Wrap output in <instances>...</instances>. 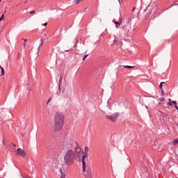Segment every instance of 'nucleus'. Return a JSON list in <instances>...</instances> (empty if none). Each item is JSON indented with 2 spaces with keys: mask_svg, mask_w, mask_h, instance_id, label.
<instances>
[{
  "mask_svg": "<svg viewBox=\"0 0 178 178\" xmlns=\"http://www.w3.org/2000/svg\"><path fill=\"white\" fill-rule=\"evenodd\" d=\"M173 144H175V145H177V144H178V138L173 140Z\"/></svg>",
  "mask_w": 178,
  "mask_h": 178,
  "instance_id": "4468645a",
  "label": "nucleus"
},
{
  "mask_svg": "<svg viewBox=\"0 0 178 178\" xmlns=\"http://www.w3.org/2000/svg\"><path fill=\"white\" fill-rule=\"evenodd\" d=\"M88 57V54H86L83 56V60H86V59H87V58Z\"/></svg>",
  "mask_w": 178,
  "mask_h": 178,
  "instance_id": "a211bd4d",
  "label": "nucleus"
},
{
  "mask_svg": "<svg viewBox=\"0 0 178 178\" xmlns=\"http://www.w3.org/2000/svg\"><path fill=\"white\" fill-rule=\"evenodd\" d=\"M74 2L75 3L78 4L80 3V2H83V0H75Z\"/></svg>",
  "mask_w": 178,
  "mask_h": 178,
  "instance_id": "f3484780",
  "label": "nucleus"
},
{
  "mask_svg": "<svg viewBox=\"0 0 178 178\" xmlns=\"http://www.w3.org/2000/svg\"><path fill=\"white\" fill-rule=\"evenodd\" d=\"M88 151L89 149L87 146L85 147L84 148V154H83V172H86V158H87L88 156Z\"/></svg>",
  "mask_w": 178,
  "mask_h": 178,
  "instance_id": "20e7f679",
  "label": "nucleus"
},
{
  "mask_svg": "<svg viewBox=\"0 0 178 178\" xmlns=\"http://www.w3.org/2000/svg\"><path fill=\"white\" fill-rule=\"evenodd\" d=\"M26 42H27V39H24V49H26Z\"/></svg>",
  "mask_w": 178,
  "mask_h": 178,
  "instance_id": "dca6fc26",
  "label": "nucleus"
},
{
  "mask_svg": "<svg viewBox=\"0 0 178 178\" xmlns=\"http://www.w3.org/2000/svg\"><path fill=\"white\" fill-rule=\"evenodd\" d=\"M60 83H62V77L60 79Z\"/></svg>",
  "mask_w": 178,
  "mask_h": 178,
  "instance_id": "a878e982",
  "label": "nucleus"
},
{
  "mask_svg": "<svg viewBox=\"0 0 178 178\" xmlns=\"http://www.w3.org/2000/svg\"><path fill=\"white\" fill-rule=\"evenodd\" d=\"M172 99H169V102L168 103V105H169V106H173V104H172Z\"/></svg>",
  "mask_w": 178,
  "mask_h": 178,
  "instance_id": "9b49d317",
  "label": "nucleus"
},
{
  "mask_svg": "<svg viewBox=\"0 0 178 178\" xmlns=\"http://www.w3.org/2000/svg\"><path fill=\"white\" fill-rule=\"evenodd\" d=\"M113 23L115 24L116 29H119V26H120V23H122V21H120L119 22H116V21L113 20Z\"/></svg>",
  "mask_w": 178,
  "mask_h": 178,
  "instance_id": "1a4fd4ad",
  "label": "nucleus"
},
{
  "mask_svg": "<svg viewBox=\"0 0 178 178\" xmlns=\"http://www.w3.org/2000/svg\"><path fill=\"white\" fill-rule=\"evenodd\" d=\"M13 146H14V147H16V145L14 144Z\"/></svg>",
  "mask_w": 178,
  "mask_h": 178,
  "instance_id": "c85d7f7f",
  "label": "nucleus"
},
{
  "mask_svg": "<svg viewBox=\"0 0 178 178\" xmlns=\"http://www.w3.org/2000/svg\"><path fill=\"white\" fill-rule=\"evenodd\" d=\"M1 1H2V0H0V2H1Z\"/></svg>",
  "mask_w": 178,
  "mask_h": 178,
  "instance_id": "7c9ffc66",
  "label": "nucleus"
},
{
  "mask_svg": "<svg viewBox=\"0 0 178 178\" xmlns=\"http://www.w3.org/2000/svg\"><path fill=\"white\" fill-rule=\"evenodd\" d=\"M74 158H76L74 150L70 149L67 150L64 154V163L67 166H71L74 163Z\"/></svg>",
  "mask_w": 178,
  "mask_h": 178,
  "instance_id": "f03ea898",
  "label": "nucleus"
},
{
  "mask_svg": "<svg viewBox=\"0 0 178 178\" xmlns=\"http://www.w3.org/2000/svg\"><path fill=\"white\" fill-rule=\"evenodd\" d=\"M164 100H165V98H163V97H161V98L159 99V101L161 102H163V101H164Z\"/></svg>",
  "mask_w": 178,
  "mask_h": 178,
  "instance_id": "412c9836",
  "label": "nucleus"
},
{
  "mask_svg": "<svg viewBox=\"0 0 178 178\" xmlns=\"http://www.w3.org/2000/svg\"><path fill=\"white\" fill-rule=\"evenodd\" d=\"M163 84H165V82H161V83H160V85H159V88H160L161 90H163L162 87L163 86Z\"/></svg>",
  "mask_w": 178,
  "mask_h": 178,
  "instance_id": "ddd939ff",
  "label": "nucleus"
},
{
  "mask_svg": "<svg viewBox=\"0 0 178 178\" xmlns=\"http://www.w3.org/2000/svg\"><path fill=\"white\" fill-rule=\"evenodd\" d=\"M74 152L75 155L78 156V159L80 161H82V165H83V154H84V152H83V149H81L80 146H76L75 147V149L74 150Z\"/></svg>",
  "mask_w": 178,
  "mask_h": 178,
  "instance_id": "7ed1b4c3",
  "label": "nucleus"
},
{
  "mask_svg": "<svg viewBox=\"0 0 178 178\" xmlns=\"http://www.w3.org/2000/svg\"><path fill=\"white\" fill-rule=\"evenodd\" d=\"M17 155H19V156H22V158H24V156H26V152L21 148H18L17 149Z\"/></svg>",
  "mask_w": 178,
  "mask_h": 178,
  "instance_id": "423d86ee",
  "label": "nucleus"
},
{
  "mask_svg": "<svg viewBox=\"0 0 178 178\" xmlns=\"http://www.w3.org/2000/svg\"><path fill=\"white\" fill-rule=\"evenodd\" d=\"M65 177H66V175H65V173H63V172L61 171L60 178H65Z\"/></svg>",
  "mask_w": 178,
  "mask_h": 178,
  "instance_id": "2eb2a0df",
  "label": "nucleus"
},
{
  "mask_svg": "<svg viewBox=\"0 0 178 178\" xmlns=\"http://www.w3.org/2000/svg\"><path fill=\"white\" fill-rule=\"evenodd\" d=\"M175 108L176 109L178 108L177 104L175 105Z\"/></svg>",
  "mask_w": 178,
  "mask_h": 178,
  "instance_id": "393cba45",
  "label": "nucleus"
},
{
  "mask_svg": "<svg viewBox=\"0 0 178 178\" xmlns=\"http://www.w3.org/2000/svg\"><path fill=\"white\" fill-rule=\"evenodd\" d=\"M172 104H174V105H177V102L176 101H172Z\"/></svg>",
  "mask_w": 178,
  "mask_h": 178,
  "instance_id": "4be33fe9",
  "label": "nucleus"
},
{
  "mask_svg": "<svg viewBox=\"0 0 178 178\" xmlns=\"http://www.w3.org/2000/svg\"><path fill=\"white\" fill-rule=\"evenodd\" d=\"M51 99H52V97H49V98L48 99V100L47 101V104H49V102H51Z\"/></svg>",
  "mask_w": 178,
  "mask_h": 178,
  "instance_id": "6ab92c4d",
  "label": "nucleus"
},
{
  "mask_svg": "<svg viewBox=\"0 0 178 178\" xmlns=\"http://www.w3.org/2000/svg\"><path fill=\"white\" fill-rule=\"evenodd\" d=\"M63 124H65V115L58 111L54 115V131H60L63 129Z\"/></svg>",
  "mask_w": 178,
  "mask_h": 178,
  "instance_id": "f257e3e1",
  "label": "nucleus"
},
{
  "mask_svg": "<svg viewBox=\"0 0 178 178\" xmlns=\"http://www.w3.org/2000/svg\"><path fill=\"white\" fill-rule=\"evenodd\" d=\"M19 58H20V56H18L17 58V59H19Z\"/></svg>",
  "mask_w": 178,
  "mask_h": 178,
  "instance_id": "cd10ccee",
  "label": "nucleus"
},
{
  "mask_svg": "<svg viewBox=\"0 0 178 178\" xmlns=\"http://www.w3.org/2000/svg\"><path fill=\"white\" fill-rule=\"evenodd\" d=\"M0 69L1 70V76H3L5 74V70H3V67H2V66L1 65H0Z\"/></svg>",
  "mask_w": 178,
  "mask_h": 178,
  "instance_id": "9d476101",
  "label": "nucleus"
},
{
  "mask_svg": "<svg viewBox=\"0 0 178 178\" xmlns=\"http://www.w3.org/2000/svg\"><path fill=\"white\" fill-rule=\"evenodd\" d=\"M106 118L108 120H111V122H116V119H118V118H119V113H115L111 115H106Z\"/></svg>",
  "mask_w": 178,
  "mask_h": 178,
  "instance_id": "39448f33",
  "label": "nucleus"
},
{
  "mask_svg": "<svg viewBox=\"0 0 178 178\" xmlns=\"http://www.w3.org/2000/svg\"><path fill=\"white\" fill-rule=\"evenodd\" d=\"M47 40V35H44L42 38H41V44L40 45V47H42V44H44V42Z\"/></svg>",
  "mask_w": 178,
  "mask_h": 178,
  "instance_id": "0eeeda50",
  "label": "nucleus"
},
{
  "mask_svg": "<svg viewBox=\"0 0 178 178\" xmlns=\"http://www.w3.org/2000/svg\"><path fill=\"white\" fill-rule=\"evenodd\" d=\"M134 9H136V7H134L133 10H132L133 12H134Z\"/></svg>",
  "mask_w": 178,
  "mask_h": 178,
  "instance_id": "bb28decb",
  "label": "nucleus"
},
{
  "mask_svg": "<svg viewBox=\"0 0 178 178\" xmlns=\"http://www.w3.org/2000/svg\"><path fill=\"white\" fill-rule=\"evenodd\" d=\"M0 22H2V19H0Z\"/></svg>",
  "mask_w": 178,
  "mask_h": 178,
  "instance_id": "c756f323",
  "label": "nucleus"
},
{
  "mask_svg": "<svg viewBox=\"0 0 178 178\" xmlns=\"http://www.w3.org/2000/svg\"><path fill=\"white\" fill-rule=\"evenodd\" d=\"M0 19H1V20H3V19H5V15L3 14V15H1V17H0Z\"/></svg>",
  "mask_w": 178,
  "mask_h": 178,
  "instance_id": "aec40b11",
  "label": "nucleus"
},
{
  "mask_svg": "<svg viewBox=\"0 0 178 178\" xmlns=\"http://www.w3.org/2000/svg\"><path fill=\"white\" fill-rule=\"evenodd\" d=\"M124 67H126L127 69H133L134 67V66L124 65Z\"/></svg>",
  "mask_w": 178,
  "mask_h": 178,
  "instance_id": "f8f14e48",
  "label": "nucleus"
},
{
  "mask_svg": "<svg viewBox=\"0 0 178 178\" xmlns=\"http://www.w3.org/2000/svg\"><path fill=\"white\" fill-rule=\"evenodd\" d=\"M85 178H92L91 172H88V171L84 174Z\"/></svg>",
  "mask_w": 178,
  "mask_h": 178,
  "instance_id": "6e6552de",
  "label": "nucleus"
},
{
  "mask_svg": "<svg viewBox=\"0 0 178 178\" xmlns=\"http://www.w3.org/2000/svg\"><path fill=\"white\" fill-rule=\"evenodd\" d=\"M29 13H30V15H33V13H35V10L31 11Z\"/></svg>",
  "mask_w": 178,
  "mask_h": 178,
  "instance_id": "5701e85b",
  "label": "nucleus"
},
{
  "mask_svg": "<svg viewBox=\"0 0 178 178\" xmlns=\"http://www.w3.org/2000/svg\"><path fill=\"white\" fill-rule=\"evenodd\" d=\"M42 26H48V23L46 22V23L42 24Z\"/></svg>",
  "mask_w": 178,
  "mask_h": 178,
  "instance_id": "b1692460",
  "label": "nucleus"
}]
</instances>
